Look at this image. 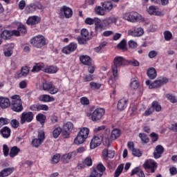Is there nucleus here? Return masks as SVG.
Segmentation results:
<instances>
[{"label": "nucleus", "mask_w": 177, "mask_h": 177, "mask_svg": "<svg viewBox=\"0 0 177 177\" xmlns=\"http://www.w3.org/2000/svg\"><path fill=\"white\" fill-rule=\"evenodd\" d=\"M117 20H118V17H111L104 19L102 23L105 27H109V26L111 24H115L117 23Z\"/></svg>", "instance_id": "aec40b11"}, {"label": "nucleus", "mask_w": 177, "mask_h": 177, "mask_svg": "<svg viewBox=\"0 0 177 177\" xmlns=\"http://www.w3.org/2000/svg\"><path fill=\"white\" fill-rule=\"evenodd\" d=\"M98 18H94V19H91V18H86L85 19V23L86 24H88L89 26H92V24H95V23H96V20H97Z\"/></svg>", "instance_id": "0e129e2a"}, {"label": "nucleus", "mask_w": 177, "mask_h": 177, "mask_svg": "<svg viewBox=\"0 0 177 177\" xmlns=\"http://www.w3.org/2000/svg\"><path fill=\"white\" fill-rule=\"evenodd\" d=\"M36 120L44 127V125H45V121H46V115L42 113H39L36 115Z\"/></svg>", "instance_id": "f704fd0d"}, {"label": "nucleus", "mask_w": 177, "mask_h": 177, "mask_svg": "<svg viewBox=\"0 0 177 177\" xmlns=\"http://www.w3.org/2000/svg\"><path fill=\"white\" fill-rule=\"evenodd\" d=\"M123 19L131 21V23H136V21H145V18L136 12H127L123 15Z\"/></svg>", "instance_id": "7ed1b4c3"}, {"label": "nucleus", "mask_w": 177, "mask_h": 177, "mask_svg": "<svg viewBox=\"0 0 177 177\" xmlns=\"http://www.w3.org/2000/svg\"><path fill=\"white\" fill-rule=\"evenodd\" d=\"M13 48H15V44H8L6 48L3 49V53L6 57H10L13 55Z\"/></svg>", "instance_id": "a211bd4d"}, {"label": "nucleus", "mask_w": 177, "mask_h": 177, "mask_svg": "<svg viewBox=\"0 0 177 177\" xmlns=\"http://www.w3.org/2000/svg\"><path fill=\"white\" fill-rule=\"evenodd\" d=\"M30 44H32L35 48H42V46L46 45V39L43 35H39L31 39Z\"/></svg>", "instance_id": "423d86ee"}, {"label": "nucleus", "mask_w": 177, "mask_h": 177, "mask_svg": "<svg viewBox=\"0 0 177 177\" xmlns=\"http://www.w3.org/2000/svg\"><path fill=\"white\" fill-rule=\"evenodd\" d=\"M151 108L153 109V111L155 110L157 113H160V111H161V105L157 101H153L152 102Z\"/></svg>", "instance_id": "a19ab883"}, {"label": "nucleus", "mask_w": 177, "mask_h": 177, "mask_svg": "<svg viewBox=\"0 0 177 177\" xmlns=\"http://www.w3.org/2000/svg\"><path fill=\"white\" fill-rule=\"evenodd\" d=\"M62 133V128L57 127L53 131V135L55 138V139H57L59 138V136Z\"/></svg>", "instance_id": "603ef678"}, {"label": "nucleus", "mask_w": 177, "mask_h": 177, "mask_svg": "<svg viewBox=\"0 0 177 177\" xmlns=\"http://www.w3.org/2000/svg\"><path fill=\"white\" fill-rule=\"evenodd\" d=\"M117 46L118 49H122L123 50H125L127 49V41L125 39H123L118 44Z\"/></svg>", "instance_id": "09e8293b"}, {"label": "nucleus", "mask_w": 177, "mask_h": 177, "mask_svg": "<svg viewBox=\"0 0 177 177\" xmlns=\"http://www.w3.org/2000/svg\"><path fill=\"white\" fill-rule=\"evenodd\" d=\"M121 136V130L118 129H115L111 131V138L112 140H115Z\"/></svg>", "instance_id": "2f4dec72"}, {"label": "nucleus", "mask_w": 177, "mask_h": 177, "mask_svg": "<svg viewBox=\"0 0 177 177\" xmlns=\"http://www.w3.org/2000/svg\"><path fill=\"white\" fill-rule=\"evenodd\" d=\"M17 30L19 32V34H26L27 33V28L23 24L19 25L17 27Z\"/></svg>", "instance_id": "864d4df0"}, {"label": "nucleus", "mask_w": 177, "mask_h": 177, "mask_svg": "<svg viewBox=\"0 0 177 177\" xmlns=\"http://www.w3.org/2000/svg\"><path fill=\"white\" fill-rule=\"evenodd\" d=\"M48 109L49 107L46 104H35L30 106V110H31V111H41V110L48 111Z\"/></svg>", "instance_id": "2eb2a0df"}, {"label": "nucleus", "mask_w": 177, "mask_h": 177, "mask_svg": "<svg viewBox=\"0 0 177 177\" xmlns=\"http://www.w3.org/2000/svg\"><path fill=\"white\" fill-rule=\"evenodd\" d=\"M133 175H138L139 177H146L143 170H141L140 167H136L131 171V176H133Z\"/></svg>", "instance_id": "c756f323"}, {"label": "nucleus", "mask_w": 177, "mask_h": 177, "mask_svg": "<svg viewBox=\"0 0 177 177\" xmlns=\"http://www.w3.org/2000/svg\"><path fill=\"white\" fill-rule=\"evenodd\" d=\"M39 100L44 103H50V102H55V97L49 95L44 94L39 97Z\"/></svg>", "instance_id": "cd10ccee"}, {"label": "nucleus", "mask_w": 177, "mask_h": 177, "mask_svg": "<svg viewBox=\"0 0 177 177\" xmlns=\"http://www.w3.org/2000/svg\"><path fill=\"white\" fill-rule=\"evenodd\" d=\"M130 87L134 91H136V89H138V88H139V81L135 79H132L130 83Z\"/></svg>", "instance_id": "c03bdc74"}, {"label": "nucleus", "mask_w": 177, "mask_h": 177, "mask_svg": "<svg viewBox=\"0 0 177 177\" xmlns=\"http://www.w3.org/2000/svg\"><path fill=\"white\" fill-rule=\"evenodd\" d=\"M147 12H148L149 15H151L164 16V15H162V12H161V11L158 10L157 7H156L154 6H149Z\"/></svg>", "instance_id": "6ab92c4d"}, {"label": "nucleus", "mask_w": 177, "mask_h": 177, "mask_svg": "<svg viewBox=\"0 0 177 177\" xmlns=\"http://www.w3.org/2000/svg\"><path fill=\"white\" fill-rule=\"evenodd\" d=\"M13 171H15V168L13 167L6 168L0 171V177L9 176V175L13 173Z\"/></svg>", "instance_id": "bb28decb"}, {"label": "nucleus", "mask_w": 177, "mask_h": 177, "mask_svg": "<svg viewBox=\"0 0 177 177\" xmlns=\"http://www.w3.org/2000/svg\"><path fill=\"white\" fill-rule=\"evenodd\" d=\"M80 103L83 106H88V104H89V99H88V97H81L80 98Z\"/></svg>", "instance_id": "69168bd1"}, {"label": "nucleus", "mask_w": 177, "mask_h": 177, "mask_svg": "<svg viewBox=\"0 0 177 177\" xmlns=\"http://www.w3.org/2000/svg\"><path fill=\"white\" fill-rule=\"evenodd\" d=\"M122 171H124V165L121 164L120 165L114 173V177H118L122 174Z\"/></svg>", "instance_id": "37998d69"}, {"label": "nucleus", "mask_w": 177, "mask_h": 177, "mask_svg": "<svg viewBox=\"0 0 177 177\" xmlns=\"http://www.w3.org/2000/svg\"><path fill=\"white\" fill-rule=\"evenodd\" d=\"M38 9H42V6L40 4L30 3L26 8V13H32Z\"/></svg>", "instance_id": "f3484780"}, {"label": "nucleus", "mask_w": 177, "mask_h": 177, "mask_svg": "<svg viewBox=\"0 0 177 177\" xmlns=\"http://www.w3.org/2000/svg\"><path fill=\"white\" fill-rule=\"evenodd\" d=\"M103 176V174H101L100 172H99L96 169H93L91 174L89 177H102Z\"/></svg>", "instance_id": "de8ad7c7"}, {"label": "nucleus", "mask_w": 177, "mask_h": 177, "mask_svg": "<svg viewBox=\"0 0 177 177\" xmlns=\"http://www.w3.org/2000/svg\"><path fill=\"white\" fill-rule=\"evenodd\" d=\"M43 89L50 93V95H56L59 92V88L51 82L43 83Z\"/></svg>", "instance_id": "0eeeda50"}, {"label": "nucleus", "mask_w": 177, "mask_h": 177, "mask_svg": "<svg viewBox=\"0 0 177 177\" xmlns=\"http://www.w3.org/2000/svg\"><path fill=\"white\" fill-rule=\"evenodd\" d=\"M95 12L96 15H98L99 16H104V15H106V10H104V8H102L100 6L95 8Z\"/></svg>", "instance_id": "ea45409f"}, {"label": "nucleus", "mask_w": 177, "mask_h": 177, "mask_svg": "<svg viewBox=\"0 0 177 177\" xmlns=\"http://www.w3.org/2000/svg\"><path fill=\"white\" fill-rule=\"evenodd\" d=\"M9 122H10V120L9 119L1 118H0V128L1 127H3V125H8V124H9Z\"/></svg>", "instance_id": "680f3d73"}, {"label": "nucleus", "mask_w": 177, "mask_h": 177, "mask_svg": "<svg viewBox=\"0 0 177 177\" xmlns=\"http://www.w3.org/2000/svg\"><path fill=\"white\" fill-rule=\"evenodd\" d=\"M3 153L4 157H8V156H9L10 153H9V147H8V145L4 144L3 145Z\"/></svg>", "instance_id": "bf43d9fd"}, {"label": "nucleus", "mask_w": 177, "mask_h": 177, "mask_svg": "<svg viewBox=\"0 0 177 177\" xmlns=\"http://www.w3.org/2000/svg\"><path fill=\"white\" fill-rule=\"evenodd\" d=\"M41 21V18L38 16L30 17L27 20V24L34 26Z\"/></svg>", "instance_id": "a878e982"}, {"label": "nucleus", "mask_w": 177, "mask_h": 177, "mask_svg": "<svg viewBox=\"0 0 177 177\" xmlns=\"http://www.w3.org/2000/svg\"><path fill=\"white\" fill-rule=\"evenodd\" d=\"M163 34L165 41H171L172 39V33L170 31L166 30Z\"/></svg>", "instance_id": "5fc2aeb1"}, {"label": "nucleus", "mask_w": 177, "mask_h": 177, "mask_svg": "<svg viewBox=\"0 0 177 177\" xmlns=\"http://www.w3.org/2000/svg\"><path fill=\"white\" fill-rule=\"evenodd\" d=\"M101 5L104 10H105V12H110L111 9H113V3L110 1H104V3H101Z\"/></svg>", "instance_id": "e433bc0d"}, {"label": "nucleus", "mask_w": 177, "mask_h": 177, "mask_svg": "<svg viewBox=\"0 0 177 177\" xmlns=\"http://www.w3.org/2000/svg\"><path fill=\"white\" fill-rule=\"evenodd\" d=\"M139 138L141 139V140L142 142H144V143H149V137H147V136L145 133H140L139 134Z\"/></svg>", "instance_id": "4d7b16f0"}, {"label": "nucleus", "mask_w": 177, "mask_h": 177, "mask_svg": "<svg viewBox=\"0 0 177 177\" xmlns=\"http://www.w3.org/2000/svg\"><path fill=\"white\" fill-rule=\"evenodd\" d=\"M44 70H45L44 64H37L33 66L32 73H39V71H44Z\"/></svg>", "instance_id": "c9c22d12"}, {"label": "nucleus", "mask_w": 177, "mask_h": 177, "mask_svg": "<svg viewBox=\"0 0 177 177\" xmlns=\"http://www.w3.org/2000/svg\"><path fill=\"white\" fill-rule=\"evenodd\" d=\"M19 153H20V149L19 147L14 146L12 147H11L10 150V158H15V157H16V156L19 155Z\"/></svg>", "instance_id": "7c9ffc66"}, {"label": "nucleus", "mask_w": 177, "mask_h": 177, "mask_svg": "<svg viewBox=\"0 0 177 177\" xmlns=\"http://www.w3.org/2000/svg\"><path fill=\"white\" fill-rule=\"evenodd\" d=\"M23 77H27L28 73H30V68L28 66H24L21 68V71Z\"/></svg>", "instance_id": "052dcab7"}, {"label": "nucleus", "mask_w": 177, "mask_h": 177, "mask_svg": "<svg viewBox=\"0 0 177 177\" xmlns=\"http://www.w3.org/2000/svg\"><path fill=\"white\" fill-rule=\"evenodd\" d=\"M86 139L87 138L86 137L79 134L78 133L74 139L73 143L78 146L80 145H82L83 143H85V142L86 141Z\"/></svg>", "instance_id": "5701e85b"}, {"label": "nucleus", "mask_w": 177, "mask_h": 177, "mask_svg": "<svg viewBox=\"0 0 177 177\" xmlns=\"http://www.w3.org/2000/svg\"><path fill=\"white\" fill-rule=\"evenodd\" d=\"M77 42L80 45H84L86 41H89V32L86 29L81 30V37H77Z\"/></svg>", "instance_id": "9d476101"}, {"label": "nucleus", "mask_w": 177, "mask_h": 177, "mask_svg": "<svg viewBox=\"0 0 177 177\" xmlns=\"http://www.w3.org/2000/svg\"><path fill=\"white\" fill-rule=\"evenodd\" d=\"M20 122L23 125L26 122H31L34 120L32 112H23L20 116Z\"/></svg>", "instance_id": "6e6552de"}, {"label": "nucleus", "mask_w": 177, "mask_h": 177, "mask_svg": "<svg viewBox=\"0 0 177 177\" xmlns=\"http://www.w3.org/2000/svg\"><path fill=\"white\" fill-rule=\"evenodd\" d=\"M128 106V100L125 98L120 99L118 102V109L122 111V110H125L127 106Z\"/></svg>", "instance_id": "b1692460"}, {"label": "nucleus", "mask_w": 177, "mask_h": 177, "mask_svg": "<svg viewBox=\"0 0 177 177\" xmlns=\"http://www.w3.org/2000/svg\"><path fill=\"white\" fill-rule=\"evenodd\" d=\"M11 105L10 107L13 111L16 113H21L23 111V102L20 95H15L11 97Z\"/></svg>", "instance_id": "f03ea898"}, {"label": "nucleus", "mask_w": 177, "mask_h": 177, "mask_svg": "<svg viewBox=\"0 0 177 177\" xmlns=\"http://www.w3.org/2000/svg\"><path fill=\"white\" fill-rule=\"evenodd\" d=\"M10 37H12L11 30H5L1 35V37L3 38V39H9Z\"/></svg>", "instance_id": "79ce46f5"}, {"label": "nucleus", "mask_w": 177, "mask_h": 177, "mask_svg": "<svg viewBox=\"0 0 177 177\" xmlns=\"http://www.w3.org/2000/svg\"><path fill=\"white\" fill-rule=\"evenodd\" d=\"M0 133L2 135L3 138H8L10 136V129L8 127H4L1 129Z\"/></svg>", "instance_id": "473e14b6"}, {"label": "nucleus", "mask_w": 177, "mask_h": 177, "mask_svg": "<svg viewBox=\"0 0 177 177\" xmlns=\"http://www.w3.org/2000/svg\"><path fill=\"white\" fill-rule=\"evenodd\" d=\"M64 131H69L71 132V131L74 129V124L71 122H67L64 124Z\"/></svg>", "instance_id": "a18cd8bd"}, {"label": "nucleus", "mask_w": 177, "mask_h": 177, "mask_svg": "<svg viewBox=\"0 0 177 177\" xmlns=\"http://www.w3.org/2000/svg\"><path fill=\"white\" fill-rule=\"evenodd\" d=\"M127 34L131 37H142L145 34V30L141 27L134 28L129 30Z\"/></svg>", "instance_id": "ddd939ff"}, {"label": "nucleus", "mask_w": 177, "mask_h": 177, "mask_svg": "<svg viewBox=\"0 0 177 177\" xmlns=\"http://www.w3.org/2000/svg\"><path fill=\"white\" fill-rule=\"evenodd\" d=\"M166 97L171 103H177L176 97H175V95L172 94H167Z\"/></svg>", "instance_id": "6e6d98bb"}, {"label": "nucleus", "mask_w": 177, "mask_h": 177, "mask_svg": "<svg viewBox=\"0 0 177 177\" xmlns=\"http://www.w3.org/2000/svg\"><path fill=\"white\" fill-rule=\"evenodd\" d=\"M128 63V60L121 56H116L113 59V65L112 66V73H113V79H110L109 80V84L111 85L117 78H118V67H122V66H125Z\"/></svg>", "instance_id": "f257e3e1"}, {"label": "nucleus", "mask_w": 177, "mask_h": 177, "mask_svg": "<svg viewBox=\"0 0 177 177\" xmlns=\"http://www.w3.org/2000/svg\"><path fill=\"white\" fill-rule=\"evenodd\" d=\"M162 153H164V147H162L161 145L156 146L155 148V151L153 152L154 158H160V157L162 156Z\"/></svg>", "instance_id": "4be33fe9"}, {"label": "nucleus", "mask_w": 177, "mask_h": 177, "mask_svg": "<svg viewBox=\"0 0 177 177\" xmlns=\"http://www.w3.org/2000/svg\"><path fill=\"white\" fill-rule=\"evenodd\" d=\"M94 24L96 34H99V32H102L103 31V24H102V20H100V19L97 18Z\"/></svg>", "instance_id": "393cba45"}, {"label": "nucleus", "mask_w": 177, "mask_h": 177, "mask_svg": "<svg viewBox=\"0 0 177 177\" xmlns=\"http://www.w3.org/2000/svg\"><path fill=\"white\" fill-rule=\"evenodd\" d=\"M90 86H91V89L97 90V89H100L102 84L100 83L92 82L90 83Z\"/></svg>", "instance_id": "13d9d810"}, {"label": "nucleus", "mask_w": 177, "mask_h": 177, "mask_svg": "<svg viewBox=\"0 0 177 177\" xmlns=\"http://www.w3.org/2000/svg\"><path fill=\"white\" fill-rule=\"evenodd\" d=\"M84 164L87 167H92V158L91 157H87L84 160Z\"/></svg>", "instance_id": "774afa93"}, {"label": "nucleus", "mask_w": 177, "mask_h": 177, "mask_svg": "<svg viewBox=\"0 0 177 177\" xmlns=\"http://www.w3.org/2000/svg\"><path fill=\"white\" fill-rule=\"evenodd\" d=\"M77 49V44L75 43H71L69 45L64 47L62 49L63 53L65 55H70L71 52H74Z\"/></svg>", "instance_id": "dca6fc26"}, {"label": "nucleus", "mask_w": 177, "mask_h": 177, "mask_svg": "<svg viewBox=\"0 0 177 177\" xmlns=\"http://www.w3.org/2000/svg\"><path fill=\"white\" fill-rule=\"evenodd\" d=\"M152 143H154L158 140V134L156 133H151L150 134Z\"/></svg>", "instance_id": "338daca9"}, {"label": "nucleus", "mask_w": 177, "mask_h": 177, "mask_svg": "<svg viewBox=\"0 0 177 177\" xmlns=\"http://www.w3.org/2000/svg\"><path fill=\"white\" fill-rule=\"evenodd\" d=\"M77 157V152L73 151L72 152H69L68 153H64L61 157V160L64 164H68L71 160H74Z\"/></svg>", "instance_id": "9b49d317"}, {"label": "nucleus", "mask_w": 177, "mask_h": 177, "mask_svg": "<svg viewBox=\"0 0 177 177\" xmlns=\"http://www.w3.org/2000/svg\"><path fill=\"white\" fill-rule=\"evenodd\" d=\"M57 67L54 66H50L46 68H44V73H48V74H56L57 71Z\"/></svg>", "instance_id": "4c0bfd02"}, {"label": "nucleus", "mask_w": 177, "mask_h": 177, "mask_svg": "<svg viewBox=\"0 0 177 177\" xmlns=\"http://www.w3.org/2000/svg\"><path fill=\"white\" fill-rule=\"evenodd\" d=\"M37 139H39L41 142H44V140H45V131H44V130L39 131Z\"/></svg>", "instance_id": "e2e57ef3"}, {"label": "nucleus", "mask_w": 177, "mask_h": 177, "mask_svg": "<svg viewBox=\"0 0 177 177\" xmlns=\"http://www.w3.org/2000/svg\"><path fill=\"white\" fill-rule=\"evenodd\" d=\"M102 142H103V137L101 136H95L90 142V149H96L100 145H102Z\"/></svg>", "instance_id": "f8f14e48"}, {"label": "nucleus", "mask_w": 177, "mask_h": 177, "mask_svg": "<svg viewBox=\"0 0 177 177\" xmlns=\"http://www.w3.org/2000/svg\"><path fill=\"white\" fill-rule=\"evenodd\" d=\"M147 74L150 80H154L157 77V71L154 68H149Z\"/></svg>", "instance_id": "72a5a7b5"}, {"label": "nucleus", "mask_w": 177, "mask_h": 177, "mask_svg": "<svg viewBox=\"0 0 177 177\" xmlns=\"http://www.w3.org/2000/svg\"><path fill=\"white\" fill-rule=\"evenodd\" d=\"M143 167L145 169H150L151 174H154L157 169V162L154 160L148 159L145 162Z\"/></svg>", "instance_id": "1a4fd4ad"}, {"label": "nucleus", "mask_w": 177, "mask_h": 177, "mask_svg": "<svg viewBox=\"0 0 177 177\" xmlns=\"http://www.w3.org/2000/svg\"><path fill=\"white\" fill-rule=\"evenodd\" d=\"M61 15H64L66 19H70L73 16V10L66 6H64L59 9Z\"/></svg>", "instance_id": "4468645a"}, {"label": "nucleus", "mask_w": 177, "mask_h": 177, "mask_svg": "<svg viewBox=\"0 0 177 177\" xmlns=\"http://www.w3.org/2000/svg\"><path fill=\"white\" fill-rule=\"evenodd\" d=\"M60 161V153H56L51 159L52 164H57Z\"/></svg>", "instance_id": "8fccbe9b"}, {"label": "nucleus", "mask_w": 177, "mask_h": 177, "mask_svg": "<svg viewBox=\"0 0 177 177\" xmlns=\"http://www.w3.org/2000/svg\"><path fill=\"white\" fill-rule=\"evenodd\" d=\"M168 81L169 80L167 77H160L153 83H151L150 80H147L145 84L149 86V89H156V88H160L162 85L167 84Z\"/></svg>", "instance_id": "20e7f679"}, {"label": "nucleus", "mask_w": 177, "mask_h": 177, "mask_svg": "<svg viewBox=\"0 0 177 177\" xmlns=\"http://www.w3.org/2000/svg\"><path fill=\"white\" fill-rule=\"evenodd\" d=\"M78 134L82 135V136L88 139V136L89 135V129L88 127H81L80 129Z\"/></svg>", "instance_id": "58836bf2"}, {"label": "nucleus", "mask_w": 177, "mask_h": 177, "mask_svg": "<svg viewBox=\"0 0 177 177\" xmlns=\"http://www.w3.org/2000/svg\"><path fill=\"white\" fill-rule=\"evenodd\" d=\"M80 60L82 64H84L85 66H91V57L88 55H80Z\"/></svg>", "instance_id": "c85d7f7f"}, {"label": "nucleus", "mask_w": 177, "mask_h": 177, "mask_svg": "<svg viewBox=\"0 0 177 177\" xmlns=\"http://www.w3.org/2000/svg\"><path fill=\"white\" fill-rule=\"evenodd\" d=\"M10 106V100L9 98L0 96V107L1 109H8Z\"/></svg>", "instance_id": "412c9836"}, {"label": "nucleus", "mask_w": 177, "mask_h": 177, "mask_svg": "<svg viewBox=\"0 0 177 177\" xmlns=\"http://www.w3.org/2000/svg\"><path fill=\"white\" fill-rule=\"evenodd\" d=\"M42 142L41 140L39 138H35L32 140V145L33 147H39L41 145H42Z\"/></svg>", "instance_id": "49530a36"}, {"label": "nucleus", "mask_w": 177, "mask_h": 177, "mask_svg": "<svg viewBox=\"0 0 177 177\" xmlns=\"http://www.w3.org/2000/svg\"><path fill=\"white\" fill-rule=\"evenodd\" d=\"M98 172H100L101 174L103 175V172H104L106 171V167H104V165H103V164L102 163H99L97 165V167L95 169Z\"/></svg>", "instance_id": "3c124183"}, {"label": "nucleus", "mask_w": 177, "mask_h": 177, "mask_svg": "<svg viewBox=\"0 0 177 177\" xmlns=\"http://www.w3.org/2000/svg\"><path fill=\"white\" fill-rule=\"evenodd\" d=\"M104 109L103 108H97L95 109L92 113H86L87 117H91L92 121L96 122L102 120L103 118V115H104Z\"/></svg>", "instance_id": "39448f33"}]
</instances>
